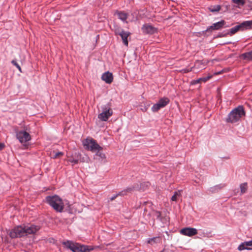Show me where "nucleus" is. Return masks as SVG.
I'll return each mask as SVG.
<instances>
[{
    "instance_id": "f257e3e1",
    "label": "nucleus",
    "mask_w": 252,
    "mask_h": 252,
    "mask_svg": "<svg viewBox=\"0 0 252 252\" xmlns=\"http://www.w3.org/2000/svg\"><path fill=\"white\" fill-rule=\"evenodd\" d=\"M40 229L38 225L31 224L30 225H19L15 227L9 233V236L12 238H16L27 236L29 234H34Z\"/></svg>"
},
{
    "instance_id": "f03ea898",
    "label": "nucleus",
    "mask_w": 252,
    "mask_h": 252,
    "mask_svg": "<svg viewBox=\"0 0 252 252\" xmlns=\"http://www.w3.org/2000/svg\"><path fill=\"white\" fill-rule=\"evenodd\" d=\"M246 113L242 105H239L233 109L228 115L226 122L230 123H235L238 122L241 118L245 116Z\"/></svg>"
},
{
    "instance_id": "7ed1b4c3",
    "label": "nucleus",
    "mask_w": 252,
    "mask_h": 252,
    "mask_svg": "<svg viewBox=\"0 0 252 252\" xmlns=\"http://www.w3.org/2000/svg\"><path fill=\"white\" fill-rule=\"evenodd\" d=\"M63 245L73 252H90L94 250L91 246L81 245L69 240L63 242Z\"/></svg>"
},
{
    "instance_id": "20e7f679",
    "label": "nucleus",
    "mask_w": 252,
    "mask_h": 252,
    "mask_svg": "<svg viewBox=\"0 0 252 252\" xmlns=\"http://www.w3.org/2000/svg\"><path fill=\"white\" fill-rule=\"evenodd\" d=\"M46 202L58 212H62L64 208V202L58 195L48 196Z\"/></svg>"
},
{
    "instance_id": "39448f33",
    "label": "nucleus",
    "mask_w": 252,
    "mask_h": 252,
    "mask_svg": "<svg viewBox=\"0 0 252 252\" xmlns=\"http://www.w3.org/2000/svg\"><path fill=\"white\" fill-rule=\"evenodd\" d=\"M83 145L86 150L92 152H95L97 150H103V148L98 144L95 140L90 137L87 138L83 142Z\"/></svg>"
},
{
    "instance_id": "423d86ee",
    "label": "nucleus",
    "mask_w": 252,
    "mask_h": 252,
    "mask_svg": "<svg viewBox=\"0 0 252 252\" xmlns=\"http://www.w3.org/2000/svg\"><path fill=\"white\" fill-rule=\"evenodd\" d=\"M102 112L98 114V118L101 121L106 122L113 115V111L109 103L101 106Z\"/></svg>"
},
{
    "instance_id": "0eeeda50",
    "label": "nucleus",
    "mask_w": 252,
    "mask_h": 252,
    "mask_svg": "<svg viewBox=\"0 0 252 252\" xmlns=\"http://www.w3.org/2000/svg\"><path fill=\"white\" fill-rule=\"evenodd\" d=\"M226 27H227V26L226 25V22L222 20L209 26L206 30L202 31V32L203 33H205L206 32H212L213 31L219 30L222 28Z\"/></svg>"
},
{
    "instance_id": "6e6552de",
    "label": "nucleus",
    "mask_w": 252,
    "mask_h": 252,
    "mask_svg": "<svg viewBox=\"0 0 252 252\" xmlns=\"http://www.w3.org/2000/svg\"><path fill=\"white\" fill-rule=\"evenodd\" d=\"M169 102L170 99L168 97H162L158 100V103L153 105L151 110L153 112H157L161 108L165 107L169 104Z\"/></svg>"
},
{
    "instance_id": "1a4fd4ad",
    "label": "nucleus",
    "mask_w": 252,
    "mask_h": 252,
    "mask_svg": "<svg viewBox=\"0 0 252 252\" xmlns=\"http://www.w3.org/2000/svg\"><path fill=\"white\" fill-rule=\"evenodd\" d=\"M16 137L21 143L28 142L31 139L30 134L23 130L16 132Z\"/></svg>"
},
{
    "instance_id": "9d476101",
    "label": "nucleus",
    "mask_w": 252,
    "mask_h": 252,
    "mask_svg": "<svg viewBox=\"0 0 252 252\" xmlns=\"http://www.w3.org/2000/svg\"><path fill=\"white\" fill-rule=\"evenodd\" d=\"M180 233L185 236L192 237L197 234V230L195 228L187 227L181 229Z\"/></svg>"
},
{
    "instance_id": "9b49d317",
    "label": "nucleus",
    "mask_w": 252,
    "mask_h": 252,
    "mask_svg": "<svg viewBox=\"0 0 252 252\" xmlns=\"http://www.w3.org/2000/svg\"><path fill=\"white\" fill-rule=\"evenodd\" d=\"M143 32L146 34H153L157 32V29L153 26L145 24L142 27Z\"/></svg>"
},
{
    "instance_id": "f8f14e48",
    "label": "nucleus",
    "mask_w": 252,
    "mask_h": 252,
    "mask_svg": "<svg viewBox=\"0 0 252 252\" xmlns=\"http://www.w3.org/2000/svg\"><path fill=\"white\" fill-rule=\"evenodd\" d=\"M238 26L241 31L252 29V20L244 21Z\"/></svg>"
},
{
    "instance_id": "ddd939ff",
    "label": "nucleus",
    "mask_w": 252,
    "mask_h": 252,
    "mask_svg": "<svg viewBox=\"0 0 252 252\" xmlns=\"http://www.w3.org/2000/svg\"><path fill=\"white\" fill-rule=\"evenodd\" d=\"M68 161L72 163L73 165L77 164L79 161H82L81 154L79 152H74L72 155L71 157L68 159Z\"/></svg>"
},
{
    "instance_id": "4468645a",
    "label": "nucleus",
    "mask_w": 252,
    "mask_h": 252,
    "mask_svg": "<svg viewBox=\"0 0 252 252\" xmlns=\"http://www.w3.org/2000/svg\"><path fill=\"white\" fill-rule=\"evenodd\" d=\"M240 31L239 27L238 25L231 28L227 32H226L224 33L223 32L220 33L219 35V37H224L229 34L230 35H232L236 33L238 31Z\"/></svg>"
},
{
    "instance_id": "2eb2a0df",
    "label": "nucleus",
    "mask_w": 252,
    "mask_h": 252,
    "mask_svg": "<svg viewBox=\"0 0 252 252\" xmlns=\"http://www.w3.org/2000/svg\"><path fill=\"white\" fill-rule=\"evenodd\" d=\"M238 250L240 251L244 250H252V240L242 243L238 246Z\"/></svg>"
},
{
    "instance_id": "dca6fc26",
    "label": "nucleus",
    "mask_w": 252,
    "mask_h": 252,
    "mask_svg": "<svg viewBox=\"0 0 252 252\" xmlns=\"http://www.w3.org/2000/svg\"><path fill=\"white\" fill-rule=\"evenodd\" d=\"M101 79L106 83L110 84L112 82L113 80V74L109 71H107L102 74Z\"/></svg>"
},
{
    "instance_id": "f3484780",
    "label": "nucleus",
    "mask_w": 252,
    "mask_h": 252,
    "mask_svg": "<svg viewBox=\"0 0 252 252\" xmlns=\"http://www.w3.org/2000/svg\"><path fill=\"white\" fill-rule=\"evenodd\" d=\"M115 15L118 16V18L121 20L123 22L127 23L126 19L128 17L127 13L123 11H117L115 12Z\"/></svg>"
},
{
    "instance_id": "a211bd4d",
    "label": "nucleus",
    "mask_w": 252,
    "mask_h": 252,
    "mask_svg": "<svg viewBox=\"0 0 252 252\" xmlns=\"http://www.w3.org/2000/svg\"><path fill=\"white\" fill-rule=\"evenodd\" d=\"M225 186V184H220L216 186H214L208 189V191L211 193H215L218 192L223 188Z\"/></svg>"
},
{
    "instance_id": "6ab92c4d",
    "label": "nucleus",
    "mask_w": 252,
    "mask_h": 252,
    "mask_svg": "<svg viewBox=\"0 0 252 252\" xmlns=\"http://www.w3.org/2000/svg\"><path fill=\"white\" fill-rule=\"evenodd\" d=\"M130 34V33L129 32H125V31H122V33L120 34V36L121 37L124 44L126 46H128V44L127 37H128V36H129Z\"/></svg>"
},
{
    "instance_id": "aec40b11",
    "label": "nucleus",
    "mask_w": 252,
    "mask_h": 252,
    "mask_svg": "<svg viewBox=\"0 0 252 252\" xmlns=\"http://www.w3.org/2000/svg\"><path fill=\"white\" fill-rule=\"evenodd\" d=\"M241 57L244 60L252 61V50L251 51L242 54L241 55Z\"/></svg>"
},
{
    "instance_id": "412c9836",
    "label": "nucleus",
    "mask_w": 252,
    "mask_h": 252,
    "mask_svg": "<svg viewBox=\"0 0 252 252\" xmlns=\"http://www.w3.org/2000/svg\"><path fill=\"white\" fill-rule=\"evenodd\" d=\"M127 193H131L134 190L139 189V185L136 184L125 189Z\"/></svg>"
},
{
    "instance_id": "4be33fe9",
    "label": "nucleus",
    "mask_w": 252,
    "mask_h": 252,
    "mask_svg": "<svg viewBox=\"0 0 252 252\" xmlns=\"http://www.w3.org/2000/svg\"><path fill=\"white\" fill-rule=\"evenodd\" d=\"M159 242H160V238L158 237H156L150 238L148 239V240L147 241L148 243H149L152 245H153L155 244L159 243Z\"/></svg>"
},
{
    "instance_id": "5701e85b",
    "label": "nucleus",
    "mask_w": 252,
    "mask_h": 252,
    "mask_svg": "<svg viewBox=\"0 0 252 252\" xmlns=\"http://www.w3.org/2000/svg\"><path fill=\"white\" fill-rule=\"evenodd\" d=\"M150 183L149 182H144L140 184V187L139 186V189L144 190L147 188L149 187Z\"/></svg>"
},
{
    "instance_id": "b1692460",
    "label": "nucleus",
    "mask_w": 252,
    "mask_h": 252,
    "mask_svg": "<svg viewBox=\"0 0 252 252\" xmlns=\"http://www.w3.org/2000/svg\"><path fill=\"white\" fill-rule=\"evenodd\" d=\"M102 150H97L95 152V155L100 157L101 159L105 158V155L102 152Z\"/></svg>"
},
{
    "instance_id": "393cba45",
    "label": "nucleus",
    "mask_w": 252,
    "mask_h": 252,
    "mask_svg": "<svg viewBox=\"0 0 252 252\" xmlns=\"http://www.w3.org/2000/svg\"><path fill=\"white\" fill-rule=\"evenodd\" d=\"M240 189H241V192L242 193H244L246 192L247 190V183H244L243 184H241L240 186Z\"/></svg>"
},
{
    "instance_id": "a878e982",
    "label": "nucleus",
    "mask_w": 252,
    "mask_h": 252,
    "mask_svg": "<svg viewBox=\"0 0 252 252\" xmlns=\"http://www.w3.org/2000/svg\"><path fill=\"white\" fill-rule=\"evenodd\" d=\"M180 195H181V191L180 190L175 191L173 195L171 197V200L174 201H177L178 197Z\"/></svg>"
},
{
    "instance_id": "bb28decb",
    "label": "nucleus",
    "mask_w": 252,
    "mask_h": 252,
    "mask_svg": "<svg viewBox=\"0 0 252 252\" xmlns=\"http://www.w3.org/2000/svg\"><path fill=\"white\" fill-rule=\"evenodd\" d=\"M220 9V6L219 5H215L213 6H212L211 8H210V10L211 12H218L219 11Z\"/></svg>"
},
{
    "instance_id": "cd10ccee",
    "label": "nucleus",
    "mask_w": 252,
    "mask_h": 252,
    "mask_svg": "<svg viewBox=\"0 0 252 252\" xmlns=\"http://www.w3.org/2000/svg\"><path fill=\"white\" fill-rule=\"evenodd\" d=\"M232 1L233 3L241 6L244 5L245 3L244 0H232Z\"/></svg>"
},
{
    "instance_id": "c85d7f7f",
    "label": "nucleus",
    "mask_w": 252,
    "mask_h": 252,
    "mask_svg": "<svg viewBox=\"0 0 252 252\" xmlns=\"http://www.w3.org/2000/svg\"><path fill=\"white\" fill-rule=\"evenodd\" d=\"M11 63L13 65H14V66H15L17 67V68L20 71V72H22V70H21V68L20 66L16 62V61L15 60H12L11 61Z\"/></svg>"
},
{
    "instance_id": "c756f323",
    "label": "nucleus",
    "mask_w": 252,
    "mask_h": 252,
    "mask_svg": "<svg viewBox=\"0 0 252 252\" xmlns=\"http://www.w3.org/2000/svg\"><path fill=\"white\" fill-rule=\"evenodd\" d=\"M150 105V103L144 104V106L141 105V110L143 112H146L148 110V109L149 108Z\"/></svg>"
},
{
    "instance_id": "7c9ffc66",
    "label": "nucleus",
    "mask_w": 252,
    "mask_h": 252,
    "mask_svg": "<svg viewBox=\"0 0 252 252\" xmlns=\"http://www.w3.org/2000/svg\"><path fill=\"white\" fill-rule=\"evenodd\" d=\"M124 31V30L121 29L120 28L118 27L116 29H115V34L120 35V34H121L122 32V31Z\"/></svg>"
},
{
    "instance_id": "2f4dec72",
    "label": "nucleus",
    "mask_w": 252,
    "mask_h": 252,
    "mask_svg": "<svg viewBox=\"0 0 252 252\" xmlns=\"http://www.w3.org/2000/svg\"><path fill=\"white\" fill-rule=\"evenodd\" d=\"M212 77V75H208L206 77H201V78H200V79H201V81L205 82L207 81L208 80H209L210 79H211Z\"/></svg>"
},
{
    "instance_id": "473e14b6",
    "label": "nucleus",
    "mask_w": 252,
    "mask_h": 252,
    "mask_svg": "<svg viewBox=\"0 0 252 252\" xmlns=\"http://www.w3.org/2000/svg\"><path fill=\"white\" fill-rule=\"evenodd\" d=\"M128 193L126 191V189H124L123 190H122L121 191H120L119 193H118V195H119V196H122L126 195Z\"/></svg>"
},
{
    "instance_id": "72a5a7b5",
    "label": "nucleus",
    "mask_w": 252,
    "mask_h": 252,
    "mask_svg": "<svg viewBox=\"0 0 252 252\" xmlns=\"http://www.w3.org/2000/svg\"><path fill=\"white\" fill-rule=\"evenodd\" d=\"M119 195H118V193L116 194H114L113 196H112L111 197L109 198L108 201H112L114 200L115 199H116L118 196Z\"/></svg>"
},
{
    "instance_id": "f704fd0d",
    "label": "nucleus",
    "mask_w": 252,
    "mask_h": 252,
    "mask_svg": "<svg viewBox=\"0 0 252 252\" xmlns=\"http://www.w3.org/2000/svg\"><path fill=\"white\" fill-rule=\"evenodd\" d=\"M191 71V68H184L182 70V72L183 73H188Z\"/></svg>"
},
{
    "instance_id": "c9c22d12",
    "label": "nucleus",
    "mask_w": 252,
    "mask_h": 252,
    "mask_svg": "<svg viewBox=\"0 0 252 252\" xmlns=\"http://www.w3.org/2000/svg\"><path fill=\"white\" fill-rule=\"evenodd\" d=\"M62 155H63V153L62 152H57L54 155V158H58L59 156H62Z\"/></svg>"
},
{
    "instance_id": "e433bc0d",
    "label": "nucleus",
    "mask_w": 252,
    "mask_h": 252,
    "mask_svg": "<svg viewBox=\"0 0 252 252\" xmlns=\"http://www.w3.org/2000/svg\"><path fill=\"white\" fill-rule=\"evenodd\" d=\"M201 81V79H200V78L197 79V80H193L192 81V84H196L197 83H200V82Z\"/></svg>"
},
{
    "instance_id": "4c0bfd02",
    "label": "nucleus",
    "mask_w": 252,
    "mask_h": 252,
    "mask_svg": "<svg viewBox=\"0 0 252 252\" xmlns=\"http://www.w3.org/2000/svg\"><path fill=\"white\" fill-rule=\"evenodd\" d=\"M5 145L3 143H0V151L2 150L4 147Z\"/></svg>"
},
{
    "instance_id": "58836bf2",
    "label": "nucleus",
    "mask_w": 252,
    "mask_h": 252,
    "mask_svg": "<svg viewBox=\"0 0 252 252\" xmlns=\"http://www.w3.org/2000/svg\"><path fill=\"white\" fill-rule=\"evenodd\" d=\"M221 73V72H218L217 73H215V74H219Z\"/></svg>"
},
{
    "instance_id": "ea45409f",
    "label": "nucleus",
    "mask_w": 252,
    "mask_h": 252,
    "mask_svg": "<svg viewBox=\"0 0 252 252\" xmlns=\"http://www.w3.org/2000/svg\"><path fill=\"white\" fill-rule=\"evenodd\" d=\"M163 252V251H161V252Z\"/></svg>"
}]
</instances>
